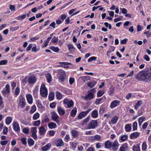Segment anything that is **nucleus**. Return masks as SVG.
Masks as SVG:
<instances>
[{
	"instance_id": "1",
	"label": "nucleus",
	"mask_w": 151,
	"mask_h": 151,
	"mask_svg": "<svg viewBox=\"0 0 151 151\" xmlns=\"http://www.w3.org/2000/svg\"><path fill=\"white\" fill-rule=\"evenodd\" d=\"M145 70L140 71L138 73L135 75V78L138 81H145Z\"/></svg>"
},
{
	"instance_id": "2",
	"label": "nucleus",
	"mask_w": 151,
	"mask_h": 151,
	"mask_svg": "<svg viewBox=\"0 0 151 151\" xmlns=\"http://www.w3.org/2000/svg\"><path fill=\"white\" fill-rule=\"evenodd\" d=\"M98 122L96 120H92L88 124L86 129H94L97 126Z\"/></svg>"
},
{
	"instance_id": "3",
	"label": "nucleus",
	"mask_w": 151,
	"mask_h": 151,
	"mask_svg": "<svg viewBox=\"0 0 151 151\" xmlns=\"http://www.w3.org/2000/svg\"><path fill=\"white\" fill-rule=\"evenodd\" d=\"M151 81V68L145 70V82H149Z\"/></svg>"
},
{
	"instance_id": "4",
	"label": "nucleus",
	"mask_w": 151,
	"mask_h": 151,
	"mask_svg": "<svg viewBox=\"0 0 151 151\" xmlns=\"http://www.w3.org/2000/svg\"><path fill=\"white\" fill-rule=\"evenodd\" d=\"M57 73L60 75L59 79L61 81L63 82L65 81L66 76V74L65 72L61 69L58 70L56 72Z\"/></svg>"
},
{
	"instance_id": "5",
	"label": "nucleus",
	"mask_w": 151,
	"mask_h": 151,
	"mask_svg": "<svg viewBox=\"0 0 151 151\" xmlns=\"http://www.w3.org/2000/svg\"><path fill=\"white\" fill-rule=\"evenodd\" d=\"M40 94L43 97H47V90L45 85L42 84L40 88Z\"/></svg>"
},
{
	"instance_id": "6",
	"label": "nucleus",
	"mask_w": 151,
	"mask_h": 151,
	"mask_svg": "<svg viewBox=\"0 0 151 151\" xmlns=\"http://www.w3.org/2000/svg\"><path fill=\"white\" fill-rule=\"evenodd\" d=\"M51 117L52 120L57 123H59V120L58 119L59 117L56 113L55 111H52L51 113Z\"/></svg>"
},
{
	"instance_id": "7",
	"label": "nucleus",
	"mask_w": 151,
	"mask_h": 151,
	"mask_svg": "<svg viewBox=\"0 0 151 151\" xmlns=\"http://www.w3.org/2000/svg\"><path fill=\"white\" fill-rule=\"evenodd\" d=\"M37 79L35 76L32 75L30 76L28 78V82L30 84H34L35 83Z\"/></svg>"
},
{
	"instance_id": "8",
	"label": "nucleus",
	"mask_w": 151,
	"mask_h": 151,
	"mask_svg": "<svg viewBox=\"0 0 151 151\" xmlns=\"http://www.w3.org/2000/svg\"><path fill=\"white\" fill-rule=\"evenodd\" d=\"M120 103V101L119 100H115L112 101L110 104V107L111 108H115L119 106Z\"/></svg>"
},
{
	"instance_id": "9",
	"label": "nucleus",
	"mask_w": 151,
	"mask_h": 151,
	"mask_svg": "<svg viewBox=\"0 0 151 151\" xmlns=\"http://www.w3.org/2000/svg\"><path fill=\"white\" fill-rule=\"evenodd\" d=\"M119 145V144L117 141L116 140L113 143H112L111 147L113 151H115L118 149Z\"/></svg>"
},
{
	"instance_id": "10",
	"label": "nucleus",
	"mask_w": 151,
	"mask_h": 151,
	"mask_svg": "<svg viewBox=\"0 0 151 151\" xmlns=\"http://www.w3.org/2000/svg\"><path fill=\"white\" fill-rule=\"evenodd\" d=\"M128 144L125 143L122 145L119 148V150L120 151H127L128 150Z\"/></svg>"
},
{
	"instance_id": "11",
	"label": "nucleus",
	"mask_w": 151,
	"mask_h": 151,
	"mask_svg": "<svg viewBox=\"0 0 151 151\" xmlns=\"http://www.w3.org/2000/svg\"><path fill=\"white\" fill-rule=\"evenodd\" d=\"M94 97L93 94L91 92H89L88 94L84 97V99L86 100H91Z\"/></svg>"
},
{
	"instance_id": "12",
	"label": "nucleus",
	"mask_w": 151,
	"mask_h": 151,
	"mask_svg": "<svg viewBox=\"0 0 151 151\" xmlns=\"http://www.w3.org/2000/svg\"><path fill=\"white\" fill-rule=\"evenodd\" d=\"M13 128L14 130L16 132L20 130V127L17 122H13Z\"/></svg>"
},
{
	"instance_id": "13",
	"label": "nucleus",
	"mask_w": 151,
	"mask_h": 151,
	"mask_svg": "<svg viewBox=\"0 0 151 151\" xmlns=\"http://www.w3.org/2000/svg\"><path fill=\"white\" fill-rule=\"evenodd\" d=\"M39 133L40 135H45L46 133V130L44 126H42L39 128Z\"/></svg>"
},
{
	"instance_id": "14",
	"label": "nucleus",
	"mask_w": 151,
	"mask_h": 151,
	"mask_svg": "<svg viewBox=\"0 0 151 151\" xmlns=\"http://www.w3.org/2000/svg\"><path fill=\"white\" fill-rule=\"evenodd\" d=\"M59 64L62 65H60L61 67L67 68H69V66H68V65H72L71 63L64 62H60Z\"/></svg>"
},
{
	"instance_id": "15",
	"label": "nucleus",
	"mask_w": 151,
	"mask_h": 151,
	"mask_svg": "<svg viewBox=\"0 0 151 151\" xmlns=\"http://www.w3.org/2000/svg\"><path fill=\"white\" fill-rule=\"evenodd\" d=\"M139 133L137 132H134L131 134L130 136V139H133L137 138L139 135Z\"/></svg>"
},
{
	"instance_id": "16",
	"label": "nucleus",
	"mask_w": 151,
	"mask_h": 151,
	"mask_svg": "<svg viewBox=\"0 0 151 151\" xmlns=\"http://www.w3.org/2000/svg\"><path fill=\"white\" fill-rule=\"evenodd\" d=\"M64 145V142L61 139H60L57 140L56 143V145L57 147L63 146Z\"/></svg>"
},
{
	"instance_id": "17",
	"label": "nucleus",
	"mask_w": 151,
	"mask_h": 151,
	"mask_svg": "<svg viewBox=\"0 0 151 151\" xmlns=\"http://www.w3.org/2000/svg\"><path fill=\"white\" fill-rule=\"evenodd\" d=\"M26 98L29 104H31L32 103V98L31 94H27L26 95Z\"/></svg>"
},
{
	"instance_id": "18",
	"label": "nucleus",
	"mask_w": 151,
	"mask_h": 151,
	"mask_svg": "<svg viewBox=\"0 0 151 151\" xmlns=\"http://www.w3.org/2000/svg\"><path fill=\"white\" fill-rule=\"evenodd\" d=\"M46 78L48 83H50L51 82L52 78L50 73H47L46 75Z\"/></svg>"
},
{
	"instance_id": "19",
	"label": "nucleus",
	"mask_w": 151,
	"mask_h": 151,
	"mask_svg": "<svg viewBox=\"0 0 151 151\" xmlns=\"http://www.w3.org/2000/svg\"><path fill=\"white\" fill-rule=\"evenodd\" d=\"M92 141V142L95 140L99 141L101 139L100 136L99 135H96L91 137Z\"/></svg>"
},
{
	"instance_id": "20",
	"label": "nucleus",
	"mask_w": 151,
	"mask_h": 151,
	"mask_svg": "<svg viewBox=\"0 0 151 151\" xmlns=\"http://www.w3.org/2000/svg\"><path fill=\"white\" fill-rule=\"evenodd\" d=\"M56 124L53 122H51L48 124V126L50 129L55 128L56 127Z\"/></svg>"
},
{
	"instance_id": "21",
	"label": "nucleus",
	"mask_w": 151,
	"mask_h": 151,
	"mask_svg": "<svg viewBox=\"0 0 151 151\" xmlns=\"http://www.w3.org/2000/svg\"><path fill=\"white\" fill-rule=\"evenodd\" d=\"M112 144V142L109 141H107L105 143V147L107 148H109L111 147Z\"/></svg>"
},
{
	"instance_id": "22",
	"label": "nucleus",
	"mask_w": 151,
	"mask_h": 151,
	"mask_svg": "<svg viewBox=\"0 0 151 151\" xmlns=\"http://www.w3.org/2000/svg\"><path fill=\"white\" fill-rule=\"evenodd\" d=\"M58 113L61 115H64L65 114L64 110L61 107H59L58 109Z\"/></svg>"
},
{
	"instance_id": "23",
	"label": "nucleus",
	"mask_w": 151,
	"mask_h": 151,
	"mask_svg": "<svg viewBox=\"0 0 151 151\" xmlns=\"http://www.w3.org/2000/svg\"><path fill=\"white\" fill-rule=\"evenodd\" d=\"M96 82L95 81H90L88 83V86L91 88L96 85Z\"/></svg>"
},
{
	"instance_id": "24",
	"label": "nucleus",
	"mask_w": 151,
	"mask_h": 151,
	"mask_svg": "<svg viewBox=\"0 0 151 151\" xmlns=\"http://www.w3.org/2000/svg\"><path fill=\"white\" fill-rule=\"evenodd\" d=\"M71 133L72 136L74 137H77L78 135V132L76 130H72L71 131Z\"/></svg>"
},
{
	"instance_id": "25",
	"label": "nucleus",
	"mask_w": 151,
	"mask_h": 151,
	"mask_svg": "<svg viewBox=\"0 0 151 151\" xmlns=\"http://www.w3.org/2000/svg\"><path fill=\"white\" fill-rule=\"evenodd\" d=\"M118 119V118L117 116H114V117L112 118L111 121V122L112 124H116L117 122Z\"/></svg>"
},
{
	"instance_id": "26",
	"label": "nucleus",
	"mask_w": 151,
	"mask_h": 151,
	"mask_svg": "<svg viewBox=\"0 0 151 151\" xmlns=\"http://www.w3.org/2000/svg\"><path fill=\"white\" fill-rule=\"evenodd\" d=\"M12 120V118L10 116H8L6 117V124L9 125L11 122Z\"/></svg>"
},
{
	"instance_id": "27",
	"label": "nucleus",
	"mask_w": 151,
	"mask_h": 151,
	"mask_svg": "<svg viewBox=\"0 0 151 151\" xmlns=\"http://www.w3.org/2000/svg\"><path fill=\"white\" fill-rule=\"evenodd\" d=\"M77 112V108L76 107H75L72 110L71 113L70 115L72 116H74L76 115Z\"/></svg>"
},
{
	"instance_id": "28",
	"label": "nucleus",
	"mask_w": 151,
	"mask_h": 151,
	"mask_svg": "<svg viewBox=\"0 0 151 151\" xmlns=\"http://www.w3.org/2000/svg\"><path fill=\"white\" fill-rule=\"evenodd\" d=\"M51 144L49 143L46 145L45 146L43 147H42V150L43 151H46L50 147Z\"/></svg>"
},
{
	"instance_id": "29",
	"label": "nucleus",
	"mask_w": 151,
	"mask_h": 151,
	"mask_svg": "<svg viewBox=\"0 0 151 151\" xmlns=\"http://www.w3.org/2000/svg\"><path fill=\"white\" fill-rule=\"evenodd\" d=\"M142 101H138L135 106V109L136 110L137 109L141 106L142 104Z\"/></svg>"
},
{
	"instance_id": "30",
	"label": "nucleus",
	"mask_w": 151,
	"mask_h": 151,
	"mask_svg": "<svg viewBox=\"0 0 151 151\" xmlns=\"http://www.w3.org/2000/svg\"><path fill=\"white\" fill-rule=\"evenodd\" d=\"M56 96L57 99L60 100L62 98L63 96L62 94L60 92H57L56 93Z\"/></svg>"
},
{
	"instance_id": "31",
	"label": "nucleus",
	"mask_w": 151,
	"mask_h": 151,
	"mask_svg": "<svg viewBox=\"0 0 151 151\" xmlns=\"http://www.w3.org/2000/svg\"><path fill=\"white\" fill-rule=\"evenodd\" d=\"M50 49L55 52H58L59 51V49L58 47L55 46H51Z\"/></svg>"
},
{
	"instance_id": "32",
	"label": "nucleus",
	"mask_w": 151,
	"mask_h": 151,
	"mask_svg": "<svg viewBox=\"0 0 151 151\" xmlns=\"http://www.w3.org/2000/svg\"><path fill=\"white\" fill-rule=\"evenodd\" d=\"M90 79V77L87 76H83L82 77V80L83 81L85 82L86 81H89Z\"/></svg>"
},
{
	"instance_id": "33",
	"label": "nucleus",
	"mask_w": 151,
	"mask_h": 151,
	"mask_svg": "<svg viewBox=\"0 0 151 151\" xmlns=\"http://www.w3.org/2000/svg\"><path fill=\"white\" fill-rule=\"evenodd\" d=\"M27 142L28 144L30 146H32L34 144V141L31 138L29 139L28 140Z\"/></svg>"
},
{
	"instance_id": "34",
	"label": "nucleus",
	"mask_w": 151,
	"mask_h": 151,
	"mask_svg": "<svg viewBox=\"0 0 151 151\" xmlns=\"http://www.w3.org/2000/svg\"><path fill=\"white\" fill-rule=\"evenodd\" d=\"M127 139V135H125L122 136L120 137V139L121 141H122V142H124L125 140Z\"/></svg>"
},
{
	"instance_id": "35",
	"label": "nucleus",
	"mask_w": 151,
	"mask_h": 151,
	"mask_svg": "<svg viewBox=\"0 0 151 151\" xmlns=\"http://www.w3.org/2000/svg\"><path fill=\"white\" fill-rule=\"evenodd\" d=\"M36 110V106L35 105H34L32 107L30 111V113L31 114H33Z\"/></svg>"
},
{
	"instance_id": "36",
	"label": "nucleus",
	"mask_w": 151,
	"mask_h": 151,
	"mask_svg": "<svg viewBox=\"0 0 151 151\" xmlns=\"http://www.w3.org/2000/svg\"><path fill=\"white\" fill-rule=\"evenodd\" d=\"M40 117V114L38 113H36L33 115V119L34 120H37Z\"/></svg>"
},
{
	"instance_id": "37",
	"label": "nucleus",
	"mask_w": 151,
	"mask_h": 151,
	"mask_svg": "<svg viewBox=\"0 0 151 151\" xmlns=\"http://www.w3.org/2000/svg\"><path fill=\"white\" fill-rule=\"evenodd\" d=\"M58 37L54 36L51 40V42L53 43H56L58 41Z\"/></svg>"
},
{
	"instance_id": "38",
	"label": "nucleus",
	"mask_w": 151,
	"mask_h": 151,
	"mask_svg": "<svg viewBox=\"0 0 151 151\" xmlns=\"http://www.w3.org/2000/svg\"><path fill=\"white\" fill-rule=\"evenodd\" d=\"M54 94L53 93H50L49 95V99L50 100H52L54 98Z\"/></svg>"
},
{
	"instance_id": "39",
	"label": "nucleus",
	"mask_w": 151,
	"mask_h": 151,
	"mask_svg": "<svg viewBox=\"0 0 151 151\" xmlns=\"http://www.w3.org/2000/svg\"><path fill=\"white\" fill-rule=\"evenodd\" d=\"M132 127L133 131H135L137 129V122H135L133 124Z\"/></svg>"
},
{
	"instance_id": "40",
	"label": "nucleus",
	"mask_w": 151,
	"mask_h": 151,
	"mask_svg": "<svg viewBox=\"0 0 151 151\" xmlns=\"http://www.w3.org/2000/svg\"><path fill=\"white\" fill-rule=\"evenodd\" d=\"M114 91V88L113 86H111L109 89V95H111L113 93Z\"/></svg>"
},
{
	"instance_id": "41",
	"label": "nucleus",
	"mask_w": 151,
	"mask_h": 151,
	"mask_svg": "<svg viewBox=\"0 0 151 151\" xmlns=\"http://www.w3.org/2000/svg\"><path fill=\"white\" fill-rule=\"evenodd\" d=\"M74 103L72 101H69L68 103L67 104L68 108L71 107L73 105Z\"/></svg>"
},
{
	"instance_id": "42",
	"label": "nucleus",
	"mask_w": 151,
	"mask_h": 151,
	"mask_svg": "<svg viewBox=\"0 0 151 151\" xmlns=\"http://www.w3.org/2000/svg\"><path fill=\"white\" fill-rule=\"evenodd\" d=\"M98 112L96 110L93 111L92 113V115L94 118H96L98 116Z\"/></svg>"
},
{
	"instance_id": "43",
	"label": "nucleus",
	"mask_w": 151,
	"mask_h": 151,
	"mask_svg": "<svg viewBox=\"0 0 151 151\" xmlns=\"http://www.w3.org/2000/svg\"><path fill=\"white\" fill-rule=\"evenodd\" d=\"M19 104L21 107L22 108H23L24 107L25 105V103L24 101H19Z\"/></svg>"
},
{
	"instance_id": "44",
	"label": "nucleus",
	"mask_w": 151,
	"mask_h": 151,
	"mask_svg": "<svg viewBox=\"0 0 151 151\" xmlns=\"http://www.w3.org/2000/svg\"><path fill=\"white\" fill-rule=\"evenodd\" d=\"M125 128L127 132H129V131H130L131 130V126H130L129 124H127L125 125Z\"/></svg>"
},
{
	"instance_id": "45",
	"label": "nucleus",
	"mask_w": 151,
	"mask_h": 151,
	"mask_svg": "<svg viewBox=\"0 0 151 151\" xmlns=\"http://www.w3.org/2000/svg\"><path fill=\"white\" fill-rule=\"evenodd\" d=\"M90 117L89 116H88L87 118L84 119L83 120V125L86 124L89 121L90 119Z\"/></svg>"
},
{
	"instance_id": "46",
	"label": "nucleus",
	"mask_w": 151,
	"mask_h": 151,
	"mask_svg": "<svg viewBox=\"0 0 151 151\" xmlns=\"http://www.w3.org/2000/svg\"><path fill=\"white\" fill-rule=\"evenodd\" d=\"M31 131L32 134L36 133L37 132V127H32L31 128Z\"/></svg>"
},
{
	"instance_id": "47",
	"label": "nucleus",
	"mask_w": 151,
	"mask_h": 151,
	"mask_svg": "<svg viewBox=\"0 0 151 151\" xmlns=\"http://www.w3.org/2000/svg\"><path fill=\"white\" fill-rule=\"evenodd\" d=\"M104 93V92L103 91H99L97 93V96L98 97L102 96Z\"/></svg>"
},
{
	"instance_id": "48",
	"label": "nucleus",
	"mask_w": 151,
	"mask_h": 151,
	"mask_svg": "<svg viewBox=\"0 0 151 151\" xmlns=\"http://www.w3.org/2000/svg\"><path fill=\"white\" fill-rule=\"evenodd\" d=\"M147 144L146 142H144L142 145V150H145L147 149Z\"/></svg>"
},
{
	"instance_id": "49",
	"label": "nucleus",
	"mask_w": 151,
	"mask_h": 151,
	"mask_svg": "<svg viewBox=\"0 0 151 151\" xmlns=\"http://www.w3.org/2000/svg\"><path fill=\"white\" fill-rule=\"evenodd\" d=\"M5 91L7 93H9L10 92V90L9 89L10 86L9 84H6L5 86Z\"/></svg>"
},
{
	"instance_id": "50",
	"label": "nucleus",
	"mask_w": 151,
	"mask_h": 151,
	"mask_svg": "<svg viewBox=\"0 0 151 151\" xmlns=\"http://www.w3.org/2000/svg\"><path fill=\"white\" fill-rule=\"evenodd\" d=\"M91 109H89L88 110L85 111H83L81 113L82 115H83V116L84 117L90 111Z\"/></svg>"
},
{
	"instance_id": "51",
	"label": "nucleus",
	"mask_w": 151,
	"mask_h": 151,
	"mask_svg": "<svg viewBox=\"0 0 151 151\" xmlns=\"http://www.w3.org/2000/svg\"><path fill=\"white\" fill-rule=\"evenodd\" d=\"M41 122L40 120H37L34 123V125L35 126H38L40 124Z\"/></svg>"
},
{
	"instance_id": "52",
	"label": "nucleus",
	"mask_w": 151,
	"mask_h": 151,
	"mask_svg": "<svg viewBox=\"0 0 151 151\" xmlns=\"http://www.w3.org/2000/svg\"><path fill=\"white\" fill-rule=\"evenodd\" d=\"M26 17V15L25 14L23 15L18 16L17 17V19L18 20H22L24 19Z\"/></svg>"
},
{
	"instance_id": "53",
	"label": "nucleus",
	"mask_w": 151,
	"mask_h": 151,
	"mask_svg": "<svg viewBox=\"0 0 151 151\" xmlns=\"http://www.w3.org/2000/svg\"><path fill=\"white\" fill-rule=\"evenodd\" d=\"M133 151H139L140 148L139 146H134L133 148Z\"/></svg>"
},
{
	"instance_id": "54",
	"label": "nucleus",
	"mask_w": 151,
	"mask_h": 151,
	"mask_svg": "<svg viewBox=\"0 0 151 151\" xmlns=\"http://www.w3.org/2000/svg\"><path fill=\"white\" fill-rule=\"evenodd\" d=\"M97 58L95 57H92L91 58H90L88 60V62H91L93 60H96Z\"/></svg>"
},
{
	"instance_id": "55",
	"label": "nucleus",
	"mask_w": 151,
	"mask_h": 151,
	"mask_svg": "<svg viewBox=\"0 0 151 151\" xmlns=\"http://www.w3.org/2000/svg\"><path fill=\"white\" fill-rule=\"evenodd\" d=\"M8 141L7 140H3L0 142V144L2 145H6L7 144Z\"/></svg>"
},
{
	"instance_id": "56",
	"label": "nucleus",
	"mask_w": 151,
	"mask_h": 151,
	"mask_svg": "<svg viewBox=\"0 0 151 151\" xmlns=\"http://www.w3.org/2000/svg\"><path fill=\"white\" fill-rule=\"evenodd\" d=\"M8 132V128L6 127H4L3 128V133L4 134H6Z\"/></svg>"
},
{
	"instance_id": "57",
	"label": "nucleus",
	"mask_w": 151,
	"mask_h": 151,
	"mask_svg": "<svg viewBox=\"0 0 151 151\" xmlns=\"http://www.w3.org/2000/svg\"><path fill=\"white\" fill-rule=\"evenodd\" d=\"M7 62V60H1L0 61V65H4L6 64Z\"/></svg>"
},
{
	"instance_id": "58",
	"label": "nucleus",
	"mask_w": 151,
	"mask_h": 151,
	"mask_svg": "<svg viewBox=\"0 0 151 151\" xmlns=\"http://www.w3.org/2000/svg\"><path fill=\"white\" fill-rule=\"evenodd\" d=\"M102 100V98H101L99 99H97L95 101V104H100V102Z\"/></svg>"
},
{
	"instance_id": "59",
	"label": "nucleus",
	"mask_w": 151,
	"mask_h": 151,
	"mask_svg": "<svg viewBox=\"0 0 151 151\" xmlns=\"http://www.w3.org/2000/svg\"><path fill=\"white\" fill-rule=\"evenodd\" d=\"M20 92V89L19 87H17L15 89V94L17 95H18Z\"/></svg>"
},
{
	"instance_id": "60",
	"label": "nucleus",
	"mask_w": 151,
	"mask_h": 151,
	"mask_svg": "<svg viewBox=\"0 0 151 151\" xmlns=\"http://www.w3.org/2000/svg\"><path fill=\"white\" fill-rule=\"evenodd\" d=\"M44 120L45 122H48L50 121V119L47 115L45 116Z\"/></svg>"
},
{
	"instance_id": "61",
	"label": "nucleus",
	"mask_w": 151,
	"mask_h": 151,
	"mask_svg": "<svg viewBox=\"0 0 151 151\" xmlns=\"http://www.w3.org/2000/svg\"><path fill=\"white\" fill-rule=\"evenodd\" d=\"M22 131L24 133L27 134L29 132V129L27 128H24L23 129Z\"/></svg>"
},
{
	"instance_id": "62",
	"label": "nucleus",
	"mask_w": 151,
	"mask_h": 151,
	"mask_svg": "<svg viewBox=\"0 0 151 151\" xmlns=\"http://www.w3.org/2000/svg\"><path fill=\"white\" fill-rule=\"evenodd\" d=\"M121 10H122V12L123 14H126L127 13V10L125 8H121Z\"/></svg>"
},
{
	"instance_id": "63",
	"label": "nucleus",
	"mask_w": 151,
	"mask_h": 151,
	"mask_svg": "<svg viewBox=\"0 0 151 151\" xmlns=\"http://www.w3.org/2000/svg\"><path fill=\"white\" fill-rule=\"evenodd\" d=\"M148 124L147 122L145 123L142 125V129H145L146 128V127H147L148 125Z\"/></svg>"
},
{
	"instance_id": "64",
	"label": "nucleus",
	"mask_w": 151,
	"mask_h": 151,
	"mask_svg": "<svg viewBox=\"0 0 151 151\" xmlns=\"http://www.w3.org/2000/svg\"><path fill=\"white\" fill-rule=\"evenodd\" d=\"M74 79L73 78H70L69 80V82L70 84H72L74 81Z\"/></svg>"
}]
</instances>
